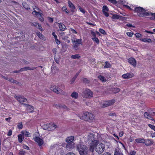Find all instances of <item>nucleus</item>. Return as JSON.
Segmentation results:
<instances>
[{
	"instance_id": "obj_60",
	"label": "nucleus",
	"mask_w": 155,
	"mask_h": 155,
	"mask_svg": "<svg viewBox=\"0 0 155 155\" xmlns=\"http://www.w3.org/2000/svg\"><path fill=\"white\" fill-rule=\"evenodd\" d=\"M108 0L114 4H116L117 3V2L115 0Z\"/></svg>"
},
{
	"instance_id": "obj_5",
	"label": "nucleus",
	"mask_w": 155,
	"mask_h": 155,
	"mask_svg": "<svg viewBox=\"0 0 155 155\" xmlns=\"http://www.w3.org/2000/svg\"><path fill=\"white\" fill-rule=\"evenodd\" d=\"M144 116L146 118L151 119L155 122V120L152 118V117L155 116V108H152L148 110L147 112L144 113Z\"/></svg>"
},
{
	"instance_id": "obj_26",
	"label": "nucleus",
	"mask_w": 155,
	"mask_h": 155,
	"mask_svg": "<svg viewBox=\"0 0 155 155\" xmlns=\"http://www.w3.org/2000/svg\"><path fill=\"white\" fill-rule=\"evenodd\" d=\"M140 40L146 42L151 43L152 42L150 38H141Z\"/></svg>"
},
{
	"instance_id": "obj_21",
	"label": "nucleus",
	"mask_w": 155,
	"mask_h": 155,
	"mask_svg": "<svg viewBox=\"0 0 155 155\" xmlns=\"http://www.w3.org/2000/svg\"><path fill=\"white\" fill-rule=\"evenodd\" d=\"M72 42L73 43H77L78 44H81L82 39H77L75 38L73 40L72 39Z\"/></svg>"
},
{
	"instance_id": "obj_62",
	"label": "nucleus",
	"mask_w": 155,
	"mask_h": 155,
	"mask_svg": "<svg viewBox=\"0 0 155 155\" xmlns=\"http://www.w3.org/2000/svg\"><path fill=\"white\" fill-rule=\"evenodd\" d=\"M8 80L13 83L14 81V80L12 78H8Z\"/></svg>"
},
{
	"instance_id": "obj_11",
	"label": "nucleus",
	"mask_w": 155,
	"mask_h": 155,
	"mask_svg": "<svg viewBox=\"0 0 155 155\" xmlns=\"http://www.w3.org/2000/svg\"><path fill=\"white\" fill-rule=\"evenodd\" d=\"M32 14L36 16L41 21H44V18L42 16V14L41 13L35 11H33Z\"/></svg>"
},
{
	"instance_id": "obj_2",
	"label": "nucleus",
	"mask_w": 155,
	"mask_h": 155,
	"mask_svg": "<svg viewBox=\"0 0 155 155\" xmlns=\"http://www.w3.org/2000/svg\"><path fill=\"white\" fill-rule=\"evenodd\" d=\"M78 116L80 119L83 120L89 121H93L94 120V116L92 113L88 112L78 114Z\"/></svg>"
},
{
	"instance_id": "obj_49",
	"label": "nucleus",
	"mask_w": 155,
	"mask_h": 155,
	"mask_svg": "<svg viewBox=\"0 0 155 155\" xmlns=\"http://www.w3.org/2000/svg\"><path fill=\"white\" fill-rule=\"evenodd\" d=\"M148 125L150 128L155 131V126L150 124H149Z\"/></svg>"
},
{
	"instance_id": "obj_36",
	"label": "nucleus",
	"mask_w": 155,
	"mask_h": 155,
	"mask_svg": "<svg viewBox=\"0 0 155 155\" xmlns=\"http://www.w3.org/2000/svg\"><path fill=\"white\" fill-rule=\"evenodd\" d=\"M150 15L149 16H151V17L150 18L151 20H154L155 19V13H152L151 12H150Z\"/></svg>"
},
{
	"instance_id": "obj_52",
	"label": "nucleus",
	"mask_w": 155,
	"mask_h": 155,
	"mask_svg": "<svg viewBox=\"0 0 155 155\" xmlns=\"http://www.w3.org/2000/svg\"><path fill=\"white\" fill-rule=\"evenodd\" d=\"M38 23L37 22H35L32 23L31 24V25L32 26H35L36 27H38L37 25H38Z\"/></svg>"
},
{
	"instance_id": "obj_42",
	"label": "nucleus",
	"mask_w": 155,
	"mask_h": 155,
	"mask_svg": "<svg viewBox=\"0 0 155 155\" xmlns=\"http://www.w3.org/2000/svg\"><path fill=\"white\" fill-rule=\"evenodd\" d=\"M62 10L66 12V13L68 14L69 13L68 11L67 8L66 7H63L62 8Z\"/></svg>"
},
{
	"instance_id": "obj_46",
	"label": "nucleus",
	"mask_w": 155,
	"mask_h": 155,
	"mask_svg": "<svg viewBox=\"0 0 155 155\" xmlns=\"http://www.w3.org/2000/svg\"><path fill=\"white\" fill-rule=\"evenodd\" d=\"M37 36L39 37L40 38H42V37L43 35L40 32H38L37 34Z\"/></svg>"
},
{
	"instance_id": "obj_47",
	"label": "nucleus",
	"mask_w": 155,
	"mask_h": 155,
	"mask_svg": "<svg viewBox=\"0 0 155 155\" xmlns=\"http://www.w3.org/2000/svg\"><path fill=\"white\" fill-rule=\"evenodd\" d=\"M38 28L41 31H43L42 28L41 26V25L39 23L37 25Z\"/></svg>"
},
{
	"instance_id": "obj_12",
	"label": "nucleus",
	"mask_w": 155,
	"mask_h": 155,
	"mask_svg": "<svg viewBox=\"0 0 155 155\" xmlns=\"http://www.w3.org/2000/svg\"><path fill=\"white\" fill-rule=\"evenodd\" d=\"M15 97L20 103L26 102L27 101V99L23 96L15 95Z\"/></svg>"
},
{
	"instance_id": "obj_39",
	"label": "nucleus",
	"mask_w": 155,
	"mask_h": 155,
	"mask_svg": "<svg viewBox=\"0 0 155 155\" xmlns=\"http://www.w3.org/2000/svg\"><path fill=\"white\" fill-rule=\"evenodd\" d=\"M113 92L115 93L118 92L120 91V90L118 88H115L113 89Z\"/></svg>"
},
{
	"instance_id": "obj_27",
	"label": "nucleus",
	"mask_w": 155,
	"mask_h": 155,
	"mask_svg": "<svg viewBox=\"0 0 155 155\" xmlns=\"http://www.w3.org/2000/svg\"><path fill=\"white\" fill-rule=\"evenodd\" d=\"M21 133L25 136L29 137L30 133L26 130H23L21 132Z\"/></svg>"
},
{
	"instance_id": "obj_55",
	"label": "nucleus",
	"mask_w": 155,
	"mask_h": 155,
	"mask_svg": "<svg viewBox=\"0 0 155 155\" xmlns=\"http://www.w3.org/2000/svg\"><path fill=\"white\" fill-rule=\"evenodd\" d=\"M136 151H133L130 152V154L129 155H135L136 154Z\"/></svg>"
},
{
	"instance_id": "obj_15",
	"label": "nucleus",
	"mask_w": 155,
	"mask_h": 155,
	"mask_svg": "<svg viewBox=\"0 0 155 155\" xmlns=\"http://www.w3.org/2000/svg\"><path fill=\"white\" fill-rule=\"evenodd\" d=\"M128 62L131 64L134 67H135L136 65V61L133 58H130L128 60Z\"/></svg>"
},
{
	"instance_id": "obj_53",
	"label": "nucleus",
	"mask_w": 155,
	"mask_h": 155,
	"mask_svg": "<svg viewBox=\"0 0 155 155\" xmlns=\"http://www.w3.org/2000/svg\"><path fill=\"white\" fill-rule=\"evenodd\" d=\"M135 36L137 38H140L141 37V35L140 33H137L135 34Z\"/></svg>"
},
{
	"instance_id": "obj_38",
	"label": "nucleus",
	"mask_w": 155,
	"mask_h": 155,
	"mask_svg": "<svg viewBox=\"0 0 155 155\" xmlns=\"http://www.w3.org/2000/svg\"><path fill=\"white\" fill-rule=\"evenodd\" d=\"M78 8L80 10V11L82 12L83 14H85V10L82 8L80 6H78Z\"/></svg>"
},
{
	"instance_id": "obj_22",
	"label": "nucleus",
	"mask_w": 155,
	"mask_h": 155,
	"mask_svg": "<svg viewBox=\"0 0 155 155\" xmlns=\"http://www.w3.org/2000/svg\"><path fill=\"white\" fill-rule=\"evenodd\" d=\"M135 141L137 143H144L145 140L143 138H137L135 139Z\"/></svg>"
},
{
	"instance_id": "obj_54",
	"label": "nucleus",
	"mask_w": 155,
	"mask_h": 155,
	"mask_svg": "<svg viewBox=\"0 0 155 155\" xmlns=\"http://www.w3.org/2000/svg\"><path fill=\"white\" fill-rule=\"evenodd\" d=\"M70 31H71L73 33H74V34H76L77 33L76 31L73 28H71L70 29Z\"/></svg>"
},
{
	"instance_id": "obj_3",
	"label": "nucleus",
	"mask_w": 155,
	"mask_h": 155,
	"mask_svg": "<svg viewBox=\"0 0 155 155\" xmlns=\"http://www.w3.org/2000/svg\"><path fill=\"white\" fill-rule=\"evenodd\" d=\"M134 12L137 13V15L140 17H145L150 15L149 12H146V10L144 8L140 7L135 8Z\"/></svg>"
},
{
	"instance_id": "obj_16",
	"label": "nucleus",
	"mask_w": 155,
	"mask_h": 155,
	"mask_svg": "<svg viewBox=\"0 0 155 155\" xmlns=\"http://www.w3.org/2000/svg\"><path fill=\"white\" fill-rule=\"evenodd\" d=\"M103 12L106 17L109 16V14L107 12L109 10L107 7L106 6H104L103 7Z\"/></svg>"
},
{
	"instance_id": "obj_32",
	"label": "nucleus",
	"mask_w": 155,
	"mask_h": 155,
	"mask_svg": "<svg viewBox=\"0 0 155 155\" xmlns=\"http://www.w3.org/2000/svg\"><path fill=\"white\" fill-rule=\"evenodd\" d=\"M80 57V56L79 54H78L72 55L71 56V58L73 59H79Z\"/></svg>"
},
{
	"instance_id": "obj_31",
	"label": "nucleus",
	"mask_w": 155,
	"mask_h": 155,
	"mask_svg": "<svg viewBox=\"0 0 155 155\" xmlns=\"http://www.w3.org/2000/svg\"><path fill=\"white\" fill-rule=\"evenodd\" d=\"M98 78L100 81L103 82H105L106 81V79L105 78L102 76L100 75L98 76Z\"/></svg>"
},
{
	"instance_id": "obj_19",
	"label": "nucleus",
	"mask_w": 155,
	"mask_h": 155,
	"mask_svg": "<svg viewBox=\"0 0 155 155\" xmlns=\"http://www.w3.org/2000/svg\"><path fill=\"white\" fill-rule=\"evenodd\" d=\"M74 137L73 136H70L68 137L66 139V141L68 143L73 142Z\"/></svg>"
},
{
	"instance_id": "obj_20",
	"label": "nucleus",
	"mask_w": 155,
	"mask_h": 155,
	"mask_svg": "<svg viewBox=\"0 0 155 155\" xmlns=\"http://www.w3.org/2000/svg\"><path fill=\"white\" fill-rule=\"evenodd\" d=\"M68 3L69 7L72 9V11H74V10L75 8L74 5L70 1H68Z\"/></svg>"
},
{
	"instance_id": "obj_24",
	"label": "nucleus",
	"mask_w": 155,
	"mask_h": 155,
	"mask_svg": "<svg viewBox=\"0 0 155 155\" xmlns=\"http://www.w3.org/2000/svg\"><path fill=\"white\" fill-rule=\"evenodd\" d=\"M58 26L61 31H64L66 27L63 24L61 23L59 24Z\"/></svg>"
},
{
	"instance_id": "obj_43",
	"label": "nucleus",
	"mask_w": 155,
	"mask_h": 155,
	"mask_svg": "<svg viewBox=\"0 0 155 155\" xmlns=\"http://www.w3.org/2000/svg\"><path fill=\"white\" fill-rule=\"evenodd\" d=\"M23 7L25 8L26 9H30V8L29 7L28 5H27L26 4V3H24L23 4Z\"/></svg>"
},
{
	"instance_id": "obj_8",
	"label": "nucleus",
	"mask_w": 155,
	"mask_h": 155,
	"mask_svg": "<svg viewBox=\"0 0 155 155\" xmlns=\"http://www.w3.org/2000/svg\"><path fill=\"white\" fill-rule=\"evenodd\" d=\"M51 90L53 91L55 93L57 94H64V92L61 89L57 87L56 86H54L50 87Z\"/></svg>"
},
{
	"instance_id": "obj_41",
	"label": "nucleus",
	"mask_w": 155,
	"mask_h": 155,
	"mask_svg": "<svg viewBox=\"0 0 155 155\" xmlns=\"http://www.w3.org/2000/svg\"><path fill=\"white\" fill-rule=\"evenodd\" d=\"M73 48L75 50H77L78 49V44L77 43H75L74 44Z\"/></svg>"
},
{
	"instance_id": "obj_25",
	"label": "nucleus",
	"mask_w": 155,
	"mask_h": 155,
	"mask_svg": "<svg viewBox=\"0 0 155 155\" xmlns=\"http://www.w3.org/2000/svg\"><path fill=\"white\" fill-rule=\"evenodd\" d=\"M123 17L121 16H120L117 15H113L112 18L116 19H121L123 18Z\"/></svg>"
},
{
	"instance_id": "obj_57",
	"label": "nucleus",
	"mask_w": 155,
	"mask_h": 155,
	"mask_svg": "<svg viewBox=\"0 0 155 155\" xmlns=\"http://www.w3.org/2000/svg\"><path fill=\"white\" fill-rule=\"evenodd\" d=\"M66 155H76L75 154L72 152H69Z\"/></svg>"
},
{
	"instance_id": "obj_56",
	"label": "nucleus",
	"mask_w": 155,
	"mask_h": 155,
	"mask_svg": "<svg viewBox=\"0 0 155 155\" xmlns=\"http://www.w3.org/2000/svg\"><path fill=\"white\" fill-rule=\"evenodd\" d=\"M12 130H9L8 133L7 135L8 136H10L12 135Z\"/></svg>"
},
{
	"instance_id": "obj_17",
	"label": "nucleus",
	"mask_w": 155,
	"mask_h": 155,
	"mask_svg": "<svg viewBox=\"0 0 155 155\" xmlns=\"http://www.w3.org/2000/svg\"><path fill=\"white\" fill-rule=\"evenodd\" d=\"M153 141L150 139H147L145 140V141L144 143L145 145L147 146L151 145L153 143Z\"/></svg>"
},
{
	"instance_id": "obj_1",
	"label": "nucleus",
	"mask_w": 155,
	"mask_h": 155,
	"mask_svg": "<svg viewBox=\"0 0 155 155\" xmlns=\"http://www.w3.org/2000/svg\"><path fill=\"white\" fill-rule=\"evenodd\" d=\"M87 140L89 145V150H93L94 146L97 144L98 140L96 139L95 136L93 133L88 134Z\"/></svg>"
},
{
	"instance_id": "obj_64",
	"label": "nucleus",
	"mask_w": 155,
	"mask_h": 155,
	"mask_svg": "<svg viewBox=\"0 0 155 155\" xmlns=\"http://www.w3.org/2000/svg\"><path fill=\"white\" fill-rule=\"evenodd\" d=\"M25 153V152L23 151H21L19 152V154L21 155H24Z\"/></svg>"
},
{
	"instance_id": "obj_63",
	"label": "nucleus",
	"mask_w": 155,
	"mask_h": 155,
	"mask_svg": "<svg viewBox=\"0 0 155 155\" xmlns=\"http://www.w3.org/2000/svg\"><path fill=\"white\" fill-rule=\"evenodd\" d=\"M23 147L24 148L26 149H27V150L29 149V147L27 145H24L23 146Z\"/></svg>"
},
{
	"instance_id": "obj_37",
	"label": "nucleus",
	"mask_w": 155,
	"mask_h": 155,
	"mask_svg": "<svg viewBox=\"0 0 155 155\" xmlns=\"http://www.w3.org/2000/svg\"><path fill=\"white\" fill-rule=\"evenodd\" d=\"M92 40L96 43L97 44H99V41L98 38L96 37H94L92 38Z\"/></svg>"
},
{
	"instance_id": "obj_14",
	"label": "nucleus",
	"mask_w": 155,
	"mask_h": 155,
	"mask_svg": "<svg viewBox=\"0 0 155 155\" xmlns=\"http://www.w3.org/2000/svg\"><path fill=\"white\" fill-rule=\"evenodd\" d=\"M134 76V74L132 73H127L124 74L122 75L123 78L127 79L131 78Z\"/></svg>"
},
{
	"instance_id": "obj_7",
	"label": "nucleus",
	"mask_w": 155,
	"mask_h": 155,
	"mask_svg": "<svg viewBox=\"0 0 155 155\" xmlns=\"http://www.w3.org/2000/svg\"><path fill=\"white\" fill-rule=\"evenodd\" d=\"M82 96L85 98H90L93 97V93L90 89H86L83 91Z\"/></svg>"
},
{
	"instance_id": "obj_4",
	"label": "nucleus",
	"mask_w": 155,
	"mask_h": 155,
	"mask_svg": "<svg viewBox=\"0 0 155 155\" xmlns=\"http://www.w3.org/2000/svg\"><path fill=\"white\" fill-rule=\"evenodd\" d=\"M76 147L80 155H87L88 149L86 146L80 143L77 145Z\"/></svg>"
},
{
	"instance_id": "obj_30",
	"label": "nucleus",
	"mask_w": 155,
	"mask_h": 155,
	"mask_svg": "<svg viewBox=\"0 0 155 155\" xmlns=\"http://www.w3.org/2000/svg\"><path fill=\"white\" fill-rule=\"evenodd\" d=\"M105 65L104 66V68H110L111 67V65L108 62L106 61L105 62Z\"/></svg>"
},
{
	"instance_id": "obj_10",
	"label": "nucleus",
	"mask_w": 155,
	"mask_h": 155,
	"mask_svg": "<svg viewBox=\"0 0 155 155\" xmlns=\"http://www.w3.org/2000/svg\"><path fill=\"white\" fill-rule=\"evenodd\" d=\"M34 140L39 146H42L44 143L43 139L38 137H35L34 138Z\"/></svg>"
},
{
	"instance_id": "obj_28",
	"label": "nucleus",
	"mask_w": 155,
	"mask_h": 155,
	"mask_svg": "<svg viewBox=\"0 0 155 155\" xmlns=\"http://www.w3.org/2000/svg\"><path fill=\"white\" fill-rule=\"evenodd\" d=\"M27 110L29 111L30 112H31L34 110V108L33 107L29 105H27Z\"/></svg>"
},
{
	"instance_id": "obj_50",
	"label": "nucleus",
	"mask_w": 155,
	"mask_h": 155,
	"mask_svg": "<svg viewBox=\"0 0 155 155\" xmlns=\"http://www.w3.org/2000/svg\"><path fill=\"white\" fill-rule=\"evenodd\" d=\"M33 9L34 10V11L37 12L36 11L37 10L38 11H39V9L38 8H37L36 6H33Z\"/></svg>"
},
{
	"instance_id": "obj_48",
	"label": "nucleus",
	"mask_w": 155,
	"mask_h": 155,
	"mask_svg": "<svg viewBox=\"0 0 155 155\" xmlns=\"http://www.w3.org/2000/svg\"><path fill=\"white\" fill-rule=\"evenodd\" d=\"M76 78L74 77L70 81V84H72L75 81Z\"/></svg>"
},
{
	"instance_id": "obj_61",
	"label": "nucleus",
	"mask_w": 155,
	"mask_h": 155,
	"mask_svg": "<svg viewBox=\"0 0 155 155\" xmlns=\"http://www.w3.org/2000/svg\"><path fill=\"white\" fill-rule=\"evenodd\" d=\"M91 34L94 37H95L96 36L95 33L94 31H91Z\"/></svg>"
},
{
	"instance_id": "obj_9",
	"label": "nucleus",
	"mask_w": 155,
	"mask_h": 155,
	"mask_svg": "<svg viewBox=\"0 0 155 155\" xmlns=\"http://www.w3.org/2000/svg\"><path fill=\"white\" fill-rule=\"evenodd\" d=\"M115 102L114 100H112L109 101H106L104 102L102 105L101 106L102 107H105L107 106H110L113 104Z\"/></svg>"
},
{
	"instance_id": "obj_35",
	"label": "nucleus",
	"mask_w": 155,
	"mask_h": 155,
	"mask_svg": "<svg viewBox=\"0 0 155 155\" xmlns=\"http://www.w3.org/2000/svg\"><path fill=\"white\" fill-rule=\"evenodd\" d=\"M18 140L20 143H21L23 140V139L24 138V137L22 138V134H20L18 136Z\"/></svg>"
},
{
	"instance_id": "obj_6",
	"label": "nucleus",
	"mask_w": 155,
	"mask_h": 155,
	"mask_svg": "<svg viewBox=\"0 0 155 155\" xmlns=\"http://www.w3.org/2000/svg\"><path fill=\"white\" fill-rule=\"evenodd\" d=\"M104 145L102 143H99V141H97V144L94 146L93 150H90L91 151L93 152L94 150L98 153H102L104 150Z\"/></svg>"
},
{
	"instance_id": "obj_29",
	"label": "nucleus",
	"mask_w": 155,
	"mask_h": 155,
	"mask_svg": "<svg viewBox=\"0 0 155 155\" xmlns=\"http://www.w3.org/2000/svg\"><path fill=\"white\" fill-rule=\"evenodd\" d=\"M50 130L54 129L58 127L54 123H51L50 124Z\"/></svg>"
},
{
	"instance_id": "obj_58",
	"label": "nucleus",
	"mask_w": 155,
	"mask_h": 155,
	"mask_svg": "<svg viewBox=\"0 0 155 155\" xmlns=\"http://www.w3.org/2000/svg\"><path fill=\"white\" fill-rule=\"evenodd\" d=\"M55 42H56V44L57 45H59L60 44V41L58 39H56L55 40Z\"/></svg>"
},
{
	"instance_id": "obj_45",
	"label": "nucleus",
	"mask_w": 155,
	"mask_h": 155,
	"mask_svg": "<svg viewBox=\"0 0 155 155\" xmlns=\"http://www.w3.org/2000/svg\"><path fill=\"white\" fill-rule=\"evenodd\" d=\"M100 32L102 34L105 35L106 34V32L104 30L101 28L99 29Z\"/></svg>"
},
{
	"instance_id": "obj_59",
	"label": "nucleus",
	"mask_w": 155,
	"mask_h": 155,
	"mask_svg": "<svg viewBox=\"0 0 155 155\" xmlns=\"http://www.w3.org/2000/svg\"><path fill=\"white\" fill-rule=\"evenodd\" d=\"M119 2L122 4H124L125 3V1L124 0H119Z\"/></svg>"
},
{
	"instance_id": "obj_18",
	"label": "nucleus",
	"mask_w": 155,
	"mask_h": 155,
	"mask_svg": "<svg viewBox=\"0 0 155 155\" xmlns=\"http://www.w3.org/2000/svg\"><path fill=\"white\" fill-rule=\"evenodd\" d=\"M36 69L34 67H32L31 68L29 67H27L24 68H21L20 69V71H27L28 70H32L34 69Z\"/></svg>"
},
{
	"instance_id": "obj_34",
	"label": "nucleus",
	"mask_w": 155,
	"mask_h": 155,
	"mask_svg": "<svg viewBox=\"0 0 155 155\" xmlns=\"http://www.w3.org/2000/svg\"><path fill=\"white\" fill-rule=\"evenodd\" d=\"M60 107L61 108L65 110H69V109L68 108L67 106L64 105H61Z\"/></svg>"
},
{
	"instance_id": "obj_51",
	"label": "nucleus",
	"mask_w": 155,
	"mask_h": 155,
	"mask_svg": "<svg viewBox=\"0 0 155 155\" xmlns=\"http://www.w3.org/2000/svg\"><path fill=\"white\" fill-rule=\"evenodd\" d=\"M127 34L128 36L130 37H132L133 35V33L130 32H127Z\"/></svg>"
},
{
	"instance_id": "obj_33",
	"label": "nucleus",
	"mask_w": 155,
	"mask_h": 155,
	"mask_svg": "<svg viewBox=\"0 0 155 155\" xmlns=\"http://www.w3.org/2000/svg\"><path fill=\"white\" fill-rule=\"evenodd\" d=\"M50 125L51 124H45L44 126L43 127H44V129H48L50 130Z\"/></svg>"
},
{
	"instance_id": "obj_23",
	"label": "nucleus",
	"mask_w": 155,
	"mask_h": 155,
	"mask_svg": "<svg viewBox=\"0 0 155 155\" xmlns=\"http://www.w3.org/2000/svg\"><path fill=\"white\" fill-rule=\"evenodd\" d=\"M71 96L73 98L77 99L78 97V94L77 93L73 92L71 93Z\"/></svg>"
},
{
	"instance_id": "obj_44",
	"label": "nucleus",
	"mask_w": 155,
	"mask_h": 155,
	"mask_svg": "<svg viewBox=\"0 0 155 155\" xmlns=\"http://www.w3.org/2000/svg\"><path fill=\"white\" fill-rule=\"evenodd\" d=\"M17 127L19 129H21L23 127V125L22 123H19L17 125Z\"/></svg>"
},
{
	"instance_id": "obj_40",
	"label": "nucleus",
	"mask_w": 155,
	"mask_h": 155,
	"mask_svg": "<svg viewBox=\"0 0 155 155\" xmlns=\"http://www.w3.org/2000/svg\"><path fill=\"white\" fill-rule=\"evenodd\" d=\"M82 80L84 83H88L89 82V81L86 78H82Z\"/></svg>"
},
{
	"instance_id": "obj_13",
	"label": "nucleus",
	"mask_w": 155,
	"mask_h": 155,
	"mask_svg": "<svg viewBox=\"0 0 155 155\" xmlns=\"http://www.w3.org/2000/svg\"><path fill=\"white\" fill-rule=\"evenodd\" d=\"M75 147V143L73 142L68 143L66 145V148L67 150H71L74 149Z\"/></svg>"
}]
</instances>
